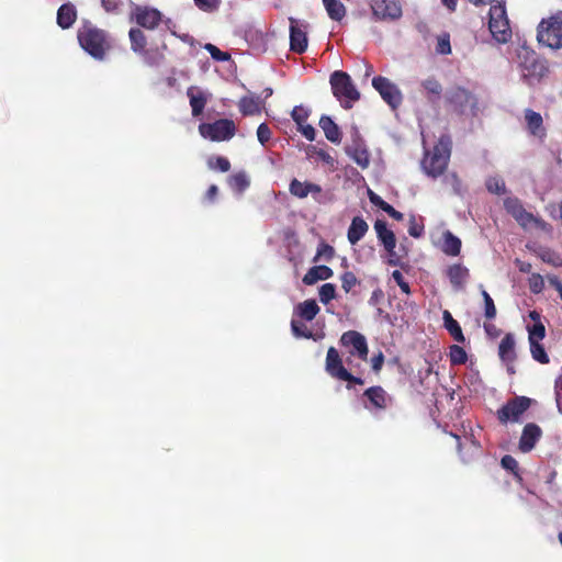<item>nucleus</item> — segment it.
I'll use <instances>...</instances> for the list:
<instances>
[{
	"label": "nucleus",
	"mask_w": 562,
	"mask_h": 562,
	"mask_svg": "<svg viewBox=\"0 0 562 562\" xmlns=\"http://www.w3.org/2000/svg\"><path fill=\"white\" fill-rule=\"evenodd\" d=\"M325 369L330 376L338 380L348 371L335 347H329L327 350Z\"/></svg>",
	"instance_id": "obj_21"
},
{
	"label": "nucleus",
	"mask_w": 562,
	"mask_h": 562,
	"mask_svg": "<svg viewBox=\"0 0 562 562\" xmlns=\"http://www.w3.org/2000/svg\"><path fill=\"white\" fill-rule=\"evenodd\" d=\"M316 155L318 156V158L324 161L325 164L329 165V166H334L335 164V159L333 156H330L326 150L324 149H317L316 150Z\"/></svg>",
	"instance_id": "obj_62"
},
{
	"label": "nucleus",
	"mask_w": 562,
	"mask_h": 562,
	"mask_svg": "<svg viewBox=\"0 0 562 562\" xmlns=\"http://www.w3.org/2000/svg\"><path fill=\"white\" fill-rule=\"evenodd\" d=\"M363 396L369 401L370 406H367L369 409L384 411L392 404V396H390L386 391L380 386H371L363 392Z\"/></svg>",
	"instance_id": "obj_16"
},
{
	"label": "nucleus",
	"mask_w": 562,
	"mask_h": 562,
	"mask_svg": "<svg viewBox=\"0 0 562 562\" xmlns=\"http://www.w3.org/2000/svg\"><path fill=\"white\" fill-rule=\"evenodd\" d=\"M542 435L541 428L533 423L527 424L519 439V450L524 453L530 452Z\"/></svg>",
	"instance_id": "obj_17"
},
{
	"label": "nucleus",
	"mask_w": 562,
	"mask_h": 562,
	"mask_svg": "<svg viewBox=\"0 0 562 562\" xmlns=\"http://www.w3.org/2000/svg\"><path fill=\"white\" fill-rule=\"evenodd\" d=\"M436 52L442 55H448L451 53V45H450V36L449 34H443L438 37Z\"/></svg>",
	"instance_id": "obj_52"
},
{
	"label": "nucleus",
	"mask_w": 562,
	"mask_h": 562,
	"mask_svg": "<svg viewBox=\"0 0 562 562\" xmlns=\"http://www.w3.org/2000/svg\"><path fill=\"white\" fill-rule=\"evenodd\" d=\"M291 331L295 338L315 339L312 330L304 323L295 318L291 321Z\"/></svg>",
	"instance_id": "obj_39"
},
{
	"label": "nucleus",
	"mask_w": 562,
	"mask_h": 562,
	"mask_svg": "<svg viewBox=\"0 0 562 562\" xmlns=\"http://www.w3.org/2000/svg\"><path fill=\"white\" fill-rule=\"evenodd\" d=\"M368 228L369 226L362 217H353L347 233L349 243L356 245L366 235Z\"/></svg>",
	"instance_id": "obj_28"
},
{
	"label": "nucleus",
	"mask_w": 562,
	"mask_h": 562,
	"mask_svg": "<svg viewBox=\"0 0 562 562\" xmlns=\"http://www.w3.org/2000/svg\"><path fill=\"white\" fill-rule=\"evenodd\" d=\"M486 189L488 192L494 194H504L506 192L505 183L502 179L498 178H490L486 180Z\"/></svg>",
	"instance_id": "obj_46"
},
{
	"label": "nucleus",
	"mask_w": 562,
	"mask_h": 562,
	"mask_svg": "<svg viewBox=\"0 0 562 562\" xmlns=\"http://www.w3.org/2000/svg\"><path fill=\"white\" fill-rule=\"evenodd\" d=\"M297 130L301 132V134L307 139V140H314L316 137V131L315 128L310 124H302L297 127Z\"/></svg>",
	"instance_id": "obj_60"
},
{
	"label": "nucleus",
	"mask_w": 562,
	"mask_h": 562,
	"mask_svg": "<svg viewBox=\"0 0 562 562\" xmlns=\"http://www.w3.org/2000/svg\"><path fill=\"white\" fill-rule=\"evenodd\" d=\"M290 22V49L296 54H303L307 49L308 23L295 18H289Z\"/></svg>",
	"instance_id": "obj_13"
},
{
	"label": "nucleus",
	"mask_w": 562,
	"mask_h": 562,
	"mask_svg": "<svg viewBox=\"0 0 562 562\" xmlns=\"http://www.w3.org/2000/svg\"><path fill=\"white\" fill-rule=\"evenodd\" d=\"M446 103L449 111L463 115V114H476L477 99L469 90L462 87L450 88L445 95Z\"/></svg>",
	"instance_id": "obj_6"
},
{
	"label": "nucleus",
	"mask_w": 562,
	"mask_h": 562,
	"mask_svg": "<svg viewBox=\"0 0 562 562\" xmlns=\"http://www.w3.org/2000/svg\"><path fill=\"white\" fill-rule=\"evenodd\" d=\"M529 342H540L546 336V327L542 323L528 326Z\"/></svg>",
	"instance_id": "obj_43"
},
{
	"label": "nucleus",
	"mask_w": 562,
	"mask_h": 562,
	"mask_svg": "<svg viewBox=\"0 0 562 562\" xmlns=\"http://www.w3.org/2000/svg\"><path fill=\"white\" fill-rule=\"evenodd\" d=\"M290 193L297 199H305L308 194H312L315 200H317L316 195L321 194L323 189L319 184L308 182V181H300L296 178L292 179L289 186Z\"/></svg>",
	"instance_id": "obj_18"
},
{
	"label": "nucleus",
	"mask_w": 562,
	"mask_h": 562,
	"mask_svg": "<svg viewBox=\"0 0 562 562\" xmlns=\"http://www.w3.org/2000/svg\"><path fill=\"white\" fill-rule=\"evenodd\" d=\"M368 196H369L370 202L373 205H375L379 209H381L382 211H384V207L389 204L380 195L374 193L372 190H368Z\"/></svg>",
	"instance_id": "obj_61"
},
{
	"label": "nucleus",
	"mask_w": 562,
	"mask_h": 562,
	"mask_svg": "<svg viewBox=\"0 0 562 562\" xmlns=\"http://www.w3.org/2000/svg\"><path fill=\"white\" fill-rule=\"evenodd\" d=\"M333 94L340 101L342 108L350 109L358 101L360 93L347 72L337 70L330 76Z\"/></svg>",
	"instance_id": "obj_7"
},
{
	"label": "nucleus",
	"mask_w": 562,
	"mask_h": 562,
	"mask_svg": "<svg viewBox=\"0 0 562 562\" xmlns=\"http://www.w3.org/2000/svg\"><path fill=\"white\" fill-rule=\"evenodd\" d=\"M529 290L533 294H539L544 289V280L540 273H531L528 278Z\"/></svg>",
	"instance_id": "obj_44"
},
{
	"label": "nucleus",
	"mask_w": 562,
	"mask_h": 562,
	"mask_svg": "<svg viewBox=\"0 0 562 562\" xmlns=\"http://www.w3.org/2000/svg\"><path fill=\"white\" fill-rule=\"evenodd\" d=\"M374 229L376 232L379 240L383 244L385 250L392 257L396 246V238L394 233L387 228L386 222L376 220L374 223Z\"/></svg>",
	"instance_id": "obj_22"
},
{
	"label": "nucleus",
	"mask_w": 562,
	"mask_h": 562,
	"mask_svg": "<svg viewBox=\"0 0 562 562\" xmlns=\"http://www.w3.org/2000/svg\"><path fill=\"white\" fill-rule=\"evenodd\" d=\"M537 40L547 47L562 48V11L540 21L537 27Z\"/></svg>",
	"instance_id": "obj_5"
},
{
	"label": "nucleus",
	"mask_w": 562,
	"mask_h": 562,
	"mask_svg": "<svg viewBox=\"0 0 562 562\" xmlns=\"http://www.w3.org/2000/svg\"><path fill=\"white\" fill-rule=\"evenodd\" d=\"M57 24L63 30H67L74 25L77 20L76 7L68 2L59 7L57 11Z\"/></svg>",
	"instance_id": "obj_25"
},
{
	"label": "nucleus",
	"mask_w": 562,
	"mask_h": 562,
	"mask_svg": "<svg viewBox=\"0 0 562 562\" xmlns=\"http://www.w3.org/2000/svg\"><path fill=\"white\" fill-rule=\"evenodd\" d=\"M501 464L504 469H506L515 474L517 473L518 468H519L517 460L510 454H505L501 460Z\"/></svg>",
	"instance_id": "obj_58"
},
{
	"label": "nucleus",
	"mask_w": 562,
	"mask_h": 562,
	"mask_svg": "<svg viewBox=\"0 0 562 562\" xmlns=\"http://www.w3.org/2000/svg\"><path fill=\"white\" fill-rule=\"evenodd\" d=\"M340 345L347 348L350 356L358 357L362 361H367L369 348L366 337L356 330H348L340 337Z\"/></svg>",
	"instance_id": "obj_12"
},
{
	"label": "nucleus",
	"mask_w": 562,
	"mask_h": 562,
	"mask_svg": "<svg viewBox=\"0 0 562 562\" xmlns=\"http://www.w3.org/2000/svg\"><path fill=\"white\" fill-rule=\"evenodd\" d=\"M450 154L451 138L448 135H442L432 150L426 153L422 161L424 171L432 178L441 176L447 169Z\"/></svg>",
	"instance_id": "obj_2"
},
{
	"label": "nucleus",
	"mask_w": 562,
	"mask_h": 562,
	"mask_svg": "<svg viewBox=\"0 0 562 562\" xmlns=\"http://www.w3.org/2000/svg\"><path fill=\"white\" fill-rule=\"evenodd\" d=\"M319 127L323 130L325 137L334 144L341 143V132L339 126L328 115H322L319 119Z\"/></svg>",
	"instance_id": "obj_26"
},
{
	"label": "nucleus",
	"mask_w": 562,
	"mask_h": 562,
	"mask_svg": "<svg viewBox=\"0 0 562 562\" xmlns=\"http://www.w3.org/2000/svg\"><path fill=\"white\" fill-rule=\"evenodd\" d=\"M498 356L503 362H515L516 360V351H515V338L514 335L508 333L502 339L498 347Z\"/></svg>",
	"instance_id": "obj_29"
},
{
	"label": "nucleus",
	"mask_w": 562,
	"mask_h": 562,
	"mask_svg": "<svg viewBox=\"0 0 562 562\" xmlns=\"http://www.w3.org/2000/svg\"><path fill=\"white\" fill-rule=\"evenodd\" d=\"M101 3L108 13H119L122 0H101Z\"/></svg>",
	"instance_id": "obj_59"
},
{
	"label": "nucleus",
	"mask_w": 562,
	"mask_h": 562,
	"mask_svg": "<svg viewBox=\"0 0 562 562\" xmlns=\"http://www.w3.org/2000/svg\"><path fill=\"white\" fill-rule=\"evenodd\" d=\"M371 10L374 19L379 21H395L402 16V7L395 0H374Z\"/></svg>",
	"instance_id": "obj_15"
},
{
	"label": "nucleus",
	"mask_w": 562,
	"mask_h": 562,
	"mask_svg": "<svg viewBox=\"0 0 562 562\" xmlns=\"http://www.w3.org/2000/svg\"><path fill=\"white\" fill-rule=\"evenodd\" d=\"M335 255V249L333 246L322 243L317 248V254L314 258V261H317L319 258H324L325 260H331Z\"/></svg>",
	"instance_id": "obj_51"
},
{
	"label": "nucleus",
	"mask_w": 562,
	"mask_h": 562,
	"mask_svg": "<svg viewBox=\"0 0 562 562\" xmlns=\"http://www.w3.org/2000/svg\"><path fill=\"white\" fill-rule=\"evenodd\" d=\"M446 276L449 279L452 288L456 291H461L464 289L465 283L470 278V271L461 263H453L447 268Z\"/></svg>",
	"instance_id": "obj_20"
},
{
	"label": "nucleus",
	"mask_w": 562,
	"mask_h": 562,
	"mask_svg": "<svg viewBox=\"0 0 562 562\" xmlns=\"http://www.w3.org/2000/svg\"><path fill=\"white\" fill-rule=\"evenodd\" d=\"M205 49L211 54L212 58L217 61H225L229 59V55L225 52H222L218 47L213 44H206Z\"/></svg>",
	"instance_id": "obj_55"
},
{
	"label": "nucleus",
	"mask_w": 562,
	"mask_h": 562,
	"mask_svg": "<svg viewBox=\"0 0 562 562\" xmlns=\"http://www.w3.org/2000/svg\"><path fill=\"white\" fill-rule=\"evenodd\" d=\"M131 19L137 25L147 30H155L162 20V14L158 9L147 5H135Z\"/></svg>",
	"instance_id": "obj_14"
},
{
	"label": "nucleus",
	"mask_w": 562,
	"mask_h": 562,
	"mask_svg": "<svg viewBox=\"0 0 562 562\" xmlns=\"http://www.w3.org/2000/svg\"><path fill=\"white\" fill-rule=\"evenodd\" d=\"M199 133L212 142L229 140L236 134V125L233 120L220 119L213 123H201Z\"/></svg>",
	"instance_id": "obj_8"
},
{
	"label": "nucleus",
	"mask_w": 562,
	"mask_h": 562,
	"mask_svg": "<svg viewBox=\"0 0 562 562\" xmlns=\"http://www.w3.org/2000/svg\"><path fill=\"white\" fill-rule=\"evenodd\" d=\"M445 328L452 336V338L460 344L465 341V337L462 333L460 324L452 317L449 311H443L442 313Z\"/></svg>",
	"instance_id": "obj_30"
},
{
	"label": "nucleus",
	"mask_w": 562,
	"mask_h": 562,
	"mask_svg": "<svg viewBox=\"0 0 562 562\" xmlns=\"http://www.w3.org/2000/svg\"><path fill=\"white\" fill-rule=\"evenodd\" d=\"M347 154L359 167L362 169L368 168L370 164V154L364 147L357 145L352 148H347Z\"/></svg>",
	"instance_id": "obj_34"
},
{
	"label": "nucleus",
	"mask_w": 562,
	"mask_h": 562,
	"mask_svg": "<svg viewBox=\"0 0 562 562\" xmlns=\"http://www.w3.org/2000/svg\"><path fill=\"white\" fill-rule=\"evenodd\" d=\"M484 330H485L486 335L492 338H496L501 335V330L492 323H485Z\"/></svg>",
	"instance_id": "obj_63"
},
{
	"label": "nucleus",
	"mask_w": 562,
	"mask_h": 562,
	"mask_svg": "<svg viewBox=\"0 0 562 562\" xmlns=\"http://www.w3.org/2000/svg\"><path fill=\"white\" fill-rule=\"evenodd\" d=\"M530 345V353L537 362L541 364H548L550 362V358L543 347L540 342H529Z\"/></svg>",
	"instance_id": "obj_41"
},
{
	"label": "nucleus",
	"mask_w": 562,
	"mask_h": 562,
	"mask_svg": "<svg viewBox=\"0 0 562 562\" xmlns=\"http://www.w3.org/2000/svg\"><path fill=\"white\" fill-rule=\"evenodd\" d=\"M549 283L559 292L562 300V282L557 276H548Z\"/></svg>",
	"instance_id": "obj_64"
},
{
	"label": "nucleus",
	"mask_w": 562,
	"mask_h": 562,
	"mask_svg": "<svg viewBox=\"0 0 562 562\" xmlns=\"http://www.w3.org/2000/svg\"><path fill=\"white\" fill-rule=\"evenodd\" d=\"M308 116L310 111L302 105L295 106L291 112V117L297 124V126L304 124Z\"/></svg>",
	"instance_id": "obj_50"
},
{
	"label": "nucleus",
	"mask_w": 562,
	"mask_h": 562,
	"mask_svg": "<svg viewBox=\"0 0 562 562\" xmlns=\"http://www.w3.org/2000/svg\"><path fill=\"white\" fill-rule=\"evenodd\" d=\"M228 184L235 192L240 194L249 187L250 181L244 171H239L228 178Z\"/></svg>",
	"instance_id": "obj_38"
},
{
	"label": "nucleus",
	"mask_w": 562,
	"mask_h": 562,
	"mask_svg": "<svg viewBox=\"0 0 562 562\" xmlns=\"http://www.w3.org/2000/svg\"><path fill=\"white\" fill-rule=\"evenodd\" d=\"M272 132L267 123H261L257 128V137L261 145H266L271 138Z\"/></svg>",
	"instance_id": "obj_53"
},
{
	"label": "nucleus",
	"mask_w": 562,
	"mask_h": 562,
	"mask_svg": "<svg viewBox=\"0 0 562 562\" xmlns=\"http://www.w3.org/2000/svg\"><path fill=\"white\" fill-rule=\"evenodd\" d=\"M131 49L140 55L147 46V37L140 29L132 27L128 32Z\"/></svg>",
	"instance_id": "obj_32"
},
{
	"label": "nucleus",
	"mask_w": 562,
	"mask_h": 562,
	"mask_svg": "<svg viewBox=\"0 0 562 562\" xmlns=\"http://www.w3.org/2000/svg\"><path fill=\"white\" fill-rule=\"evenodd\" d=\"M341 288L346 293L350 292L351 289L359 283L356 274L351 271H346L340 277Z\"/></svg>",
	"instance_id": "obj_49"
},
{
	"label": "nucleus",
	"mask_w": 562,
	"mask_h": 562,
	"mask_svg": "<svg viewBox=\"0 0 562 562\" xmlns=\"http://www.w3.org/2000/svg\"><path fill=\"white\" fill-rule=\"evenodd\" d=\"M392 278L400 286L403 293L409 295L412 293L411 286L407 281H405L403 273L400 270H394L392 272Z\"/></svg>",
	"instance_id": "obj_54"
},
{
	"label": "nucleus",
	"mask_w": 562,
	"mask_h": 562,
	"mask_svg": "<svg viewBox=\"0 0 562 562\" xmlns=\"http://www.w3.org/2000/svg\"><path fill=\"white\" fill-rule=\"evenodd\" d=\"M504 207L506 212L518 223V225L528 229L533 226L542 232H550L551 225L541 217L533 215L526 211L522 202L516 196H508L504 200Z\"/></svg>",
	"instance_id": "obj_3"
},
{
	"label": "nucleus",
	"mask_w": 562,
	"mask_h": 562,
	"mask_svg": "<svg viewBox=\"0 0 562 562\" xmlns=\"http://www.w3.org/2000/svg\"><path fill=\"white\" fill-rule=\"evenodd\" d=\"M77 37L82 49L99 60H102L111 48L106 32L90 22H85L78 29Z\"/></svg>",
	"instance_id": "obj_1"
},
{
	"label": "nucleus",
	"mask_w": 562,
	"mask_h": 562,
	"mask_svg": "<svg viewBox=\"0 0 562 562\" xmlns=\"http://www.w3.org/2000/svg\"><path fill=\"white\" fill-rule=\"evenodd\" d=\"M373 88L380 93L381 98L393 109H397L403 101L401 90L386 77L378 76L372 79Z\"/></svg>",
	"instance_id": "obj_11"
},
{
	"label": "nucleus",
	"mask_w": 562,
	"mask_h": 562,
	"mask_svg": "<svg viewBox=\"0 0 562 562\" xmlns=\"http://www.w3.org/2000/svg\"><path fill=\"white\" fill-rule=\"evenodd\" d=\"M525 120L529 133L536 137L543 138L546 136V128L543 127V120L540 113L530 109L525 111Z\"/></svg>",
	"instance_id": "obj_24"
},
{
	"label": "nucleus",
	"mask_w": 562,
	"mask_h": 562,
	"mask_svg": "<svg viewBox=\"0 0 562 562\" xmlns=\"http://www.w3.org/2000/svg\"><path fill=\"white\" fill-rule=\"evenodd\" d=\"M531 400L526 396H515L497 411V418L502 424L518 422L520 416L529 408Z\"/></svg>",
	"instance_id": "obj_10"
},
{
	"label": "nucleus",
	"mask_w": 562,
	"mask_h": 562,
	"mask_svg": "<svg viewBox=\"0 0 562 562\" xmlns=\"http://www.w3.org/2000/svg\"><path fill=\"white\" fill-rule=\"evenodd\" d=\"M482 296H483V300H484V315H485V317L488 318V319L495 318V316H496V307H495L493 299L491 297V295L485 290H482Z\"/></svg>",
	"instance_id": "obj_47"
},
{
	"label": "nucleus",
	"mask_w": 562,
	"mask_h": 562,
	"mask_svg": "<svg viewBox=\"0 0 562 562\" xmlns=\"http://www.w3.org/2000/svg\"><path fill=\"white\" fill-rule=\"evenodd\" d=\"M321 308L315 300L310 299L305 300L301 303H299L294 307V316H297L302 321L311 322L313 321L317 314L319 313Z\"/></svg>",
	"instance_id": "obj_23"
},
{
	"label": "nucleus",
	"mask_w": 562,
	"mask_h": 562,
	"mask_svg": "<svg viewBox=\"0 0 562 562\" xmlns=\"http://www.w3.org/2000/svg\"><path fill=\"white\" fill-rule=\"evenodd\" d=\"M422 86L429 94H434L436 97H439L442 92L441 83L434 77L424 80Z\"/></svg>",
	"instance_id": "obj_48"
},
{
	"label": "nucleus",
	"mask_w": 562,
	"mask_h": 562,
	"mask_svg": "<svg viewBox=\"0 0 562 562\" xmlns=\"http://www.w3.org/2000/svg\"><path fill=\"white\" fill-rule=\"evenodd\" d=\"M488 30L492 37L499 44L512 40L513 32L507 16L505 3L496 2L488 11Z\"/></svg>",
	"instance_id": "obj_4"
},
{
	"label": "nucleus",
	"mask_w": 562,
	"mask_h": 562,
	"mask_svg": "<svg viewBox=\"0 0 562 562\" xmlns=\"http://www.w3.org/2000/svg\"><path fill=\"white\" fill-rule=\"evenodd\" d=\"M520 66L525 78L540 80L549 72L547 60L535 52H525L519 56Z\"/></svg>",
	"instance_id": "obj_9"
},
{
	"label": "nucleus",
	"mask_w": 562,
	"mask_h": 562,
	"mask_svg": "<svg viewBox=\"0 0 562 562\" xmlns=\"http://www.w3.org/2000/svg\"><path fill=\"white\" fill-rule=\"evenodd\" d=\"M449 359L452 366H460L467 362L468 355L463 347L459 345H452L449 348Z\"/></svg>",
	"instance_id": "obj_40"
},
{
	"label": "nucleus",
	"mask_w": 562,
	"mask_h": 562,
	"mask_svg": "<svg viewBox=\"0 0 562 562\" xmlns=\"http://www.w3.org/2000/svg\"><path fill=\"white\" fill-rule=\"evenodd\" d=\"M328 16L334 21H341L346 15V8L340 0H323Z\"/></svg>",
	"instance_id": "obj_35"
},
{
	"label": "nucleus",
	"mask_w": 562,
	"mask_h": 562,
	"mask_svg": "<svg viewBox=\"0 0 562 562\" xmlns=\"http://www.w3.org/2000/svg\"><path fill=\"white\" fill-rule=\"evenodd\" d=\"M187 95L189 98L191 112L193 117L202 115L204 108L209 101L210 94L202 91L196 86H191L187 89Z\"/></svg>",
	"instance_id": "obj_19"
},
{
	"label": "nucleus",
	"mask_w": 562,
	"mask_h": 562,
	"mask_svg": "<svg viewBox=\"0 0 562 562\" xmlns=\"http://www.w3.org/2000/svg\"><path fill=\"white\" fill-rule=\"evenodd\" d=\"M408 234L415 238H419L424 234V225L418 223L415 216L409 220Z\"/></svg>",
	"instance_id": "obj_57"
},
{
	"label": "nucleus",
	"mask_w": 562,
	"mask_h": 562,
	"mask_svg": "<svg viewBox=\"0 0 562 562\" xmlns=\"http://www.w3.org/2000/svg\"><path fill=\"white\" fill-rule=\"evenodd\" d=\"M441 250L448 256H458L461 251V239L450 231H446L442 234Z\"/></svg>",
	"instance_id": "obj_31"
},
{
	"label": "nucleus",
	"mask_w": 562,
	"mask_h": 562,
	"mask_svg": "<svg viewBox=\"0 0 562 562\" xmlns=\"http://www.w3.org/2000/svg\"><path fill=\"white\" fill-rule=\"evenodd\" d=\"M537 256L546 263L555 268L562 267V257L554 250L541 247L536 251Z\"/></svg>",
	"instance_id": "obj_37"
},
{
	"label": "nucleus",
	"mask_w": 562,
	"mask_h": 562,
	"mask_svg": "<svg viewBox=\"0 0 562 562\" xmlns=\"http://www.w3.org/2000/svg\"><path fill=\"white\" fill-rule=\"evenodd\" d=\"M196 7L205 12H212L220 5L221 0H194Z\"/></svg>",
	"instance_id": "obj_56"
},
{
	"label": "nucleus",
	"mask_w": 562,
	"mask_h": 562,
	"mask_svg": "<svg viewBox=\"0 0 562 562\" xmlns=\"http://www.w3.org/2000/svg\"><path fill=\"white\" fill-rule=\"evenodd\" d=\"M207 164L211 169H217L222 172H227L231 169L229 160L223 156L210 158Z\"/></svg>",
	"instance_id": "obj_45"
},
{
	"label": "nucleus",
	"mask_w": 562,
	"mask_h": 562,
	"mask_svg": "<svg viewBox=\"0 0 562 562\" xmlns=\"http://www.w3.org/2000/svg\"><path fill=\"white\" fill-rule=\"evenodd\" d=\"M239 111L243 115H254L260 113V103L257 98L243 97L238 103Z\"/></svg>",
	"instance_id": "obj_36"
},
{
	"label": "nucleus",
	"mask_w": 562,
	"mask_h": 562,
	"mask_svg": "<svg viewBox=\"0 0 562 562\" xmlns=\"http://www.w3.org/2000/svg\"><path fill=\"white\" fill-rule=\"evenodd\" d=\"M167 49V45L164 43L161 47L156 48H146L140 56L144 61L150 66L160 65L165 60V50Z\"/></svg>",
	"instance_id": "obj_33"
},
{
	"label": "nucleus",
	"mask_w": 562,
	"mask_h": 562,
	"mask_svg": "<svg viewBox=\"0 0 562 562\" xmlns=\"http://www.w3.org/2000/svg\"><path fill=\"white\" fill-rule=\"evenodd\" d=\"M333 270L327 266H314L303 277V283L312 285L319 280H327L333 277Z\"/></svg>",
	"instance_id": "obj_27"
},
{
	"label": "nucleus",
	"mask_w": 562,
	"mask_h": 562,
	"mask_svg": "<svg viewBox=\"0 0 562 562\" xmlns=\"http://www.w3.org/2000/svg\"><path fill=\"white\" fill-rule=\"evenodd\" d=\"M319 301L328 304L336 296V286L333 283H325L318 290Z\"/></svg>",
	"instance_id": "obj_42"
}]
</instances>
